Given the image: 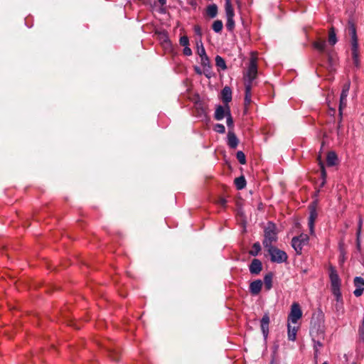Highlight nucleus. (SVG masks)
<instances>
[{
	"label": "nucleus",
	"mask_w": 364,
	"mask_h": 364,
	"mask_svg": "<svg viewBox=\"0 0 364 364\" xmlns=\"http://www.w3.org/2000/svg\"><path fill=\"white\" fill-rule=\"evenodd\" d=\"M336 42H337V38H336L335 29L333 27H331L329 29V32H328V43L331 45L334 46L336 43Z\"/></svg>",
	"instance_id": "4be33fe9"
},
{
	"label": "nucleus",
	"mask_w": 364,
	"mask_h": 364,
	"mask_svg": "<svg viewBox=\"0 0 364 364\" xmlns=\"http://www.w3.org/2000/svg\"><path fill=\"white\" fill-rule=\"evenodd\" d=\"M226 27L228 30L232 31L235 27V21L233 17H227Z\"/></svg>",
	"instance_id": "c756f323"
},
{
	"label": "nucleus",
	"mask_w": 364,
	"mask_h": 364,
	"mask_svg": "<svg viewBox=\"0 0 364 364\" xmlns=\"http://www.w3.org/2000/svg\"><path fill=\"white\" fill-rule=\"evenodd\" d=\"M184 47V49H183V54L186 55H191L192 54V51L191 50V48L188 47V46H183Z\"/></svg>",
	"instance_id": "79ce46f5"
},
{
	"label": "nucleus",
	"mask_w": 364,
	"mask_h": 364,
	"mask_svg": "<svg viewBox=\"0 0 364 364\" xmlns=\"http://www.w3.org/2000/svg\"><path fill=\"white\" fill-rule=\"evenodd\" d=\"M239 140L232 131H229L228 134V144L230 148L235 149L238 145Z\"/></svg>",
	"instance_id": "9b49d317"
},
{
	"label": "nucleus",
	"mask_w": 364,
	"mask_h": 364,
	"mask_svg": "<svg viewBox=\"0 0 364 364\" xmlns=\"http://www.w3.org/2000/svg\"><path fill=\"white\" fill-rule=\"evenodd\" d=\"M257 76V58L253 54L251 56L247 70L244 74V80L245 83H250L252 85L253 80Z\"/></svg>",
	"instance_id": "f257e3e1"
},
{
	"label": "nucleus",
	"mask_w": 364,
	"mask_h": 364,
	"mask_svg": "<svg viewBox=\"0 0 364 364\" xmlns=\"http://www.w3.org/2000/svg\"><path fill=\"white\" fill-rule=\"evenodd\" d=\"M227 125L231 129L233 127V120L230 114V108L228 106H227Z\"/></svg>",
	"instance_id": "c85d7f7f"
},
{
	"label": "nucleus",
	"mask_w": 364,
	"mask_h": 364,
	"mask_svg": "<svg viewBox=\"0 0 364 364\" xmlns=\"http://www.w3.org/2000/svg\"><path fill=\"white\" fill-rule=\"evenodd\" d=\"M291 324V323H288V338L289 340L294 341L296 340L299 326H292Z\"/></svg>",
	"instance_id": "ddd939ff"
},
{
	"label": "nucleus",
	"mask_w": 364,
	"mask_h": 364,
	"mask_svg": "<svg viewBox=\"0 0 364 364\" xmlns=\"http://www.w3.org/2000/svg\"><path fill=\"white\" fill-rule=\"evenodd\" d=\"M225 9L226 17H234L235 13L231 0H225Z\"/></svg>",
	"instance_id": "6ab92c4d"
},
{
	"label": "nucleus",
	"mask_w": 364,
	"mask_h": 364,
	"mask_svg": "<svg viewBox=\"0 0 364 364\" xmlns=\"http://www.w3.org/2000/svg\"><path fill=\"white\" fill-rule=\"evenodd\" d=\"M272 277L273 275L272 273H269L264 276V283L267 290H269L272 287Z\"/></svg>",
	"instance_id": "5701e85b"
},
{
	"label": "nucleus",
	"mask_w": 364,
	"mask_h": 364,
	"mask_svg": "<svg viewBox=\"0 0 364 364\" xmlns=\"http://www.w3.org/2000/svg\"><path fill=\"white\" fill-rule=\"evenodd\" d=\"M318 160H319V165L321 166V177H322V179H323V181L321 183V186H323L325 184V183H326V172L323 164L320 160V158L318 159Z\"/></svg>",
	"instance_id": "cd10ccee"
},
{
	"label": "nucleus",
	"mask_w": 364,
	"mask_h": 364,
	"mask_svg": "<svg viewBox=\"0 0 364 364\" xmlns=\"http://www.w3.org/2000/svg\"><path fill=\"white\" fill-rule=\"evenodd\" d=\"M214 130L218 133L223 134L225 132V128L223 124H217L214 127Z\"/></svg>",
	"instance_id": "f704fd0d"
},
{
	"label": "nucleus",
	"mask_w": 364,
	"mask_h": 364,
	"mask_svg": "<svg viewBox=\"0 0 364 364\" xmlns=\"http://www.w3.org/2000/svg\"><path fill=\"white\" fill-rule=\"evenodd\" d=\"M337 159V156L334 152L331 151L328 153L326 161L328 166L335 165L336 164Z\"/></svg>",
	"instance_id": "412c9836"
},
{
	"label": "nucleus",
	"mask_w": 364,
	"mask_h": 364,
	"mask_svg": "<svg viewBox=\"0 0 364 364\" xmlns=\"http://www.w3.org/2000/svg\"><path fill=\"white\" fill-rule=\"evenodd\" d=\"M360 230H358L357 232V246H358V248L360 250Z\"/></svg>",
	"instance_id": "c03bdc74"
},
{
	"label": "nucleus",
	"mask_w": 364,
	"mask_h": 364,
	"mask_svg": "<svg viewBox=\"0 0 364 364\" xmlns=\"http://www.w3.org/2000/svg\"><path fill=\"white\" fill-rule=\"evenodd\" d=\"M262 282L261 280H255L252 282L250 285V289L252 294L257 295L258 294L262 289Z\"/></svg>",
	"instance_id": "f8f14e48"
},
{
	"label": "nucleus",
	"mask_w": 364,
	"mask_h": 364,
	"mask_svg": "<svg viewBox=\"0 0 364 364\" xmlns=\"http://www.w3.org/2000/svg\"><path fill=\"white\" fill-rule=\"evenodd\" d=\"M237 159L241 164H245V163H246L245 155L242 151H239L237 152Z\"/></svg>",
	"instance_id": "7c9ffc66"
},
{
	"label": "nucleus",
	"mask_w": 364,
	"mask_h": 364,
	"mask_svg": "<svg viewBox=\"0 0 364 364\" xmlns=\"http://www.w3.org/2000/svg\"><path fill=\"white\" fill-rule=\"evenodd\" d=\"M222 99L224 102L228 103L232 100V91L229 87H225L222 90Z\"/></svg>",
	"instance_id": "dca6fc26"
},
{
	"label": "nucleus",
	"mask_w": 364,
	"mask_h": 364,
	"mask_svg": "<svg viewBox=\"0 0 364 364\" xmlns=\"http://www.w3.org/2000/svg\"><path fill=\"white\" fill-rule=\"evenodd\" d=\"M180 44L182 46H187L189 45V41L187 36H182L180 38Z\"/></svg>",
	"instance_id": "58836bf2"
},
{
	"label": "nucleus",
	"mask_w": 364,
	"mask_h": 364,
	"mask_svg": "<svg viewBox=\"0 0 364 364\" xmlns=\"http://www.w3.org/2000/svg\"><path fill=\"white\" fill-rule=\"evenodd\" d=\"M312 46L319 53H323L326 50V43L324 39L318 38L315 41L313 42Z\"/></svg>",
	"instance_id": "9d476101"
},
{
	"label": "nucleus",
	"mask_w": 364,
	"mask_h": 364,
	"mask_svg": "<svg viewBox=\"0 0 364 364\" xmlns=\"http://www.w3.org/2000/svg\"><path fill=\"white\" fill-rule=\"evenodd\" d=\"M225 116L227 117V106L225 107L218 106L215 110V118L217 120H221Z\"/></svg>",
	"instance_id": "2eb2a0df"
},
{
	"label": "nucleus",
	"mask_w": 364,
	"mask_h": 364,
	"mask_svg": "<svg viewBox=\"0 0 364 364\" xmlns=\"http://www.w3.org/2000/svg\"><path fill=\"white\" fill-rule=\"evenodd\" d=\"M261 323H267V324L269 323V316L268 314H265L263 316L262 318L261 319Z\"/></svg>",
	"instance_id": "a19ab883"
},
{
	"label": "nucleus",
	"mask_w": 364,
	"mask_h": 364,
	"mask_svg": "<svg viewBox=\"0 0 364 364\" xmlns=\"http://www.w3.org/2000/svg\"><path fill=\"white\" fill-rule=\"evenodd\" d=\"M322 364H328V363H327V362H324V363H323Z\"/></svg>",
	"instance_id": "3c124183"
},
{
	"label": "nucleus",
	"mask_w": 364,
	"mask_h": 364,
	"mask_svg": "<svg viewBox=\"0 0 364 364\" xmlns=\"http://www.w3.org/2000/svg\"><path fill=\"white\" fill-rule=\"evenodd\" d=\"M347 29H348L349 34L351 36V45L358 44V37H357V33H356V28H355V23L353 22V21H348Z\"/></svg>",
	"instance_id": "6e6552de"
},
{
	"label": "nucleus",
	"mask_w": 364,
	"mask_h": 364,
	"mask_svg": "<svg viewBox=\"0 0 364 364\" xmlns=\"http://www.w3.org/2000/svg\"><path fill=\"white\" fill-rule=\"evenodd\" d=\"M206 13L210 18H215L218 14V6L215 4H211L207 7Z\"/></svg>",
	"instance_id": "aec40b11"
},
{
	"label": "nucleus",
	"mask_w": 364,
	"mask_h": 364,
	"mask_svg": "<svg viewBox=\"0 0 364 364\" xmlns=\"http://www.w3.org/2000/svg\"><path fill=\"white\" fill-rule=\"evenodd\" d=\"M316 203H314L310 205V215L309 218V228L311 235H314V222L318 216L316 210Z\"/></svg>",
	"instance_id": "423d86ee"
},
{
	"label": "nucleus",
	"mask_w": 364,
	"mask_h": 364,
	"mask_svg": "<svg viewBox=\"0 0 364 364\" xmlns=\"http://www.w3.org/2000/svg\"><path fill=\"white\" fill-rule=\"evenodd\" d=\"M196 46H197V53L200 56L206 55L205 50L203 43L200 40L197 41Z\"/></svg>",
	"instance_id": "bb28decb"
},
{
	"label": "nucleus",
	"mask_w": 364,
	"mask_h": 364,
	"mask_svg": "<svg viewBox=\"0 0 364 364\" xmlns=\"http://www.w3.org/2000/svg\"><path fill=\"white\" fill-rule=\"evenodd\" d=\"M260 250V245L259 243H255L252 246V250L250 251V254L252 255H257Z\"/></svg>",
	"instance_id": "473e14b6"
},
{
	"label": "nucleus",
	"mask_w": 364,
	"mask_h": 364,
	"mask_svg": "<svg viewBox=\"0 0 364 364\" xmlns=\"http://www.w3.org/2000/svg\"><path fill=\"white\" fill-rule=\"evenodd\" d=\"M262 262L257 259H254L250 265V272L253 274H258L262 271Z\"/></svg>",
	"instance_id": "1a4fd4ad"
},
{
	"label": "nucleus",
	"mask_w": 364,
	"mask_h": 364,
	"mask_svg": "<svg viewBox=\"0 0 364 364\" xmlns=\"http://www.w3.org/2000/svg\"><path fill=\"white\" fill-rule=\"evenodd\" d=\"M245 105L247 106L251 103V90L252 85L250 83H245Z\"/></svg>",
	"instance_id": "a211bd4d"
},
{
	"label": "nucleus",
	"mask_w": 364,
	"mask_h": 364,
	"mask_svg": "<svg viewBox=\"0 0 364 364\" xmlns=\"http://www.w3.org/2000/svg\"><path fill=\"white\" fill-rule=\"evenodd\" d=\"M159 2L161 4V5H164L166 2V0H158Z\"/></svg>",
	"instance_id": "09e8293b"
},
{
	"label": "nucleus",
	"mask_w": 364,
	"mask_h": 364,
	"mask_svg": "<svg viewBox=\"0 0 364 364\" xmlns=\"http://www.w3.org/2000/svg\"><path fill=\"white\" fill-rule=\"evenodd\" d=\"M235 183L237 189H239V190L244 188L245 186H246V181L243 176L236 178L235 179Z\"/></svg>",
	"instance_id": "b1692460"
},
{
	"label": "nucleus",
	"mask_w": 364,
	"mask_h": 364,
	"mask_svg": "<svg viewBox=\"0 0 364 364\" xmlns=\"http://www.w3.org/2000/svg\"><path fill=\"white\" fill-rule=\"evenodd\" d=\"M201 58V64L203 66L208 65H209V59L207 56V55L200 56Z\"/></svg>",
	"instance_id": "ea45409f"
},
{
	"label": "nucleus",
	"mask_w": 364,
	"mask_h": 364,
	"mask_svg": "<svg viewBox=\"0 0 364 364\" xmlns=\"http://www.w3.org/2000/svg\"><path fill=\"white\" fill-rule=\"evenodd\" d=\"M319 336L323 339V332H321V333H319Z\"/></svg>",
	"instance_id": "8fccbe9b"
},
{
	"label": "nucleus",
	"mask_w": 364,
	"mask_h": 364,
	"mask_svg": "<svg viewBox=\"0 0 364 364\" xmlns=\"http://www.w3.org/2000/svg\"><path fill=\"white\" fill-rule=\"evenodd\" d=\"M354 285L355 289L353 294L355 296H360L363 293L364 290V279L362 277H357L354 279Z\"/></svg>",
	"instance_id": "0eeeda50"
},
{
	"label": "nucleus",
	"mask_w": 364,
	"mask_h": 364,
	"mask_svg": "<svg viewBox=\"0 0 364 364\" xmlns=\"http://www.w3.org/2000/svg\"><path fill=\"white\" fill-rule=\"evenodd\" d=\"M291 245L296 253L300 255L301 254L302 247L304 245H305V244L297 239V237H294L291 240Z\"/></svg>",
	"instance_id": "4468645a"
},
{
	"label": "nucleus",
	"mask_w": 364,
	"mask_h": 364,
	"mask_svg": "<svg viewBox=\"0 0 364 364\" xmlns=\"http://www.w3.org/2000/svg\"><path fill=\"white\" fill-rule=\"evenodd\" d=\"M352 46V58L353 60V63L355 66H358L359 65V51H358V44L357 45H351Z\"/></svg>",
	"instance_id": "f3484780"
},
{
	"label": "nucleus",
	"mask_w": 364,
	"mask_h": 364,
	"mask_svg": "<svg viewBox=\"0 0 364 364\" xmlns=\"http://www.w3.org/2000/svg\"><path fill=\"white\" fill-rule=\"evenodd\" d=\"M329 277L331 280L333 292L337 296V299H338V298L341 296V280L339 279L338 274L336 269L332 266L329 267Z\"/></svg>",
	"instance_id": "7ed1b4c3"
},
{
	"label": "nucleus",
	"mask_w": 364,
	"mask_h": 364,
	"mask_svg": "<svg viewBox=\"0 0 364 364\" xmlns=\"http://www.w3.org/2000/svg\"><path fill=\"white\" fill-rule=\"evenodd\" d=\"M314 348H315V351L316 353H317L318 351V347H321L323 346V343L319 341H315L314 339Z\"/></svg>",
	"instance_id": "37998d69"
},
{
	"label": "nucleus",
	"mask_w": 364,
	"mask_h": 364,
	"mask_svg": "<svg viewBox=\"0 0 364 364\" xmlns=\"http://www.w3.org/2000/svg\"><path fill=\"white\" fill-rule=\"evenodd\" d=\"M215 64L223 70L227 68L225 60L219 55L215 57Z\"/></svg>",
	"instance_id": "393cba45"
},
{
	"label": "nucleus",
	"mask_w": 364,
	"mask_h": 364,
	"mask_svg": "<svg viewBox=\"0 0 364 364\" xmlns=\"http://www.w3.org/2000/svg\"><path fill=\"white\" fill-rule=\"evenodd\" d=\"M346 104H347V100L340 98L339 112H340L341 115L342 114V109H343V108L346 107Z\"/></svg>",
	"instance_id": "e433bc0d"
},
{
	"label": "nucleus",
	"mask_w": 364,
	"mask_h": 364,
	"mask_svg": "<svg viewBox=\"0 0 364 364\" xmlns=\"http://www.w3.org/2000/svg\"><path fill=\"white\" fill-rule=\"evenodd\" d=\"M261 329L264 336L267 338L269 333V324L261 323Z\"/></svg>",
	"instance_id": "72a5a7b5"
},
{
	"label": "nucleus",
	"mask_w": 364,
	"mask_h": 364,
	"mask_svg": "<svg viewBox=\"0 0 364 364\" xmlns=\"http://www.w3.org/2000/svg\"><path fill=\"white\" fill-rule=\"evenodd\" d=\"M194 29H195V31H196V33L197 34H198L199 36H201V30H200V26H196Z\"/></svg>",
	"instance_id": "49530a36"
},
{
	"label": "nucleus",
	"mask_w": 364,
	"mask_h": 364,
	"mask_svg": "<svg viewBox=\"0 0 364 364\" xmlns=\"http://www.w3.org/2000/svg\"><path fill=\"white\" fill-rule=\"evenodd\" d=\"M361 228H362V220L360 219L359 224H358V230H360V232L361 231Z\"/></svg>",
	"instance_id": "de8ad7c7"
},
{
	"label": "nucleus",
	"mask_w": 364,
	"mask_h": 364,
	"mask_svg": "<svg viewBox=\"0 0 364 364\" xmlns=\"http://www.w3.org/2000/svg\"><path fill=\"white\" fill-rule=\"evenodd\" d=\"M223 24L222 21H220V20L215 21L212 26L213 30L216 33L220 32L223 29Z\"/></svg>",
	"instance_id": "a878e982"
},
{
	"label": "nucleus",
	"mask_w": 364,
	"mask_h": 364,
	"mask_svg": "<svg viewBox=\"0 0 364 364\" xmlns=\"http://www.w3.org/2000/svg\"><path fill=\"white\" fill-rule=\"evenodd\" d=\"M277 240L276 227L272 223H269L264 230V240L263 245L265 248L272 246V243Z\"/></svg>",
	"instance_id": "f03ea898"
},
{
	"label": "nucleus",
	"mask_w": 364,
	"mask_h": 364,
	"mask_svg": "<svg viewBox=\"0 0 364 364\" xmlns=\"http://www.w3.org/2000/svg\"><path fill=\"white\" fill-rule=\"evenodd\" d=\"M119 352L116 350H112L109 351V356L114 360H118Z\"/></svg>",
	"instance_id": "4c0bfd02"
},
{
	"label": "nucleus",
	"mask_w": 364,
	"mask_h": 364,
	"mask_svg": "<svg viewBox=\"0 0 364 364\" xmlns=\"http://www.w3.org/2000/svg\"><path fill=\"white\" fill-rule=\"evenodd\" d=\"M300 241L306 245L309 241V236L306 234H301L299 236L296 237Z\"/></svg>",
	"instance_id": "c9c22d12"
},
{
	"label": "nucleus",
	"mask_w": 364,
	"mask_h": 364,
	"mask_svg": "<svg viewBox=\"0 0 364 364\" xmlns=\"http://www.w3.org/2000/svg\"><path fill=\"white\" fill-rule=\"evenodd\" d=\"M302 316V311L298 303H294L291 306V311L288 316L289 323L296 324Z\"/></svg>",
	"instance_id": "39448f33"
},
{
	"label": "nucleus",
	"mask_w": 364,
	"mask_h": 364,
	"mask_svg": "<svg viewBox=\"0 0 364 364\" xmlns=\"http://www.w3.org/2000/svg\"><path fill=\"white\" fill-rule=\"evenodd\" d=\"M227 200L225 198H220L218 200V204L222 206H225L226 205Z\"/></svg>",
	"instance_id": "a18cd8bd"
},
{
	"label": "nucleus",
	"mask_w": 364,
	"mask_h": 364,
	"mask_svg": "<svg viewBox=\"0 0 364 364\" xmlns=\"http://www.w3.org/2000/svg\"><path fill=\"white\" fill-rule=\"evenodd\" d=\"M271 256V260L274 262L282 263L287 259V255L285 252L271 246L267 248Z\"/></svg>",
	"instance_id": "20e7f679"
},
{
	"label": "nucleus",
	"mask_w": 364,
	"mask_h": 364,
	"mask_svg": "<svg viewBox=\"0 0 364 364\" xmlns=\"http://www.w3.org/2000/svg\"><path fill=\"white\" fill-rule=\"evenodd\" d=\"M349 87H350L349 84H346V85H344V87L343 88V90H342V92L341 94L340 98H342V99H344V100H347V96H348Z\"/></svg>",
	"instance_id": "2f4dec72"
}]
</instances>
